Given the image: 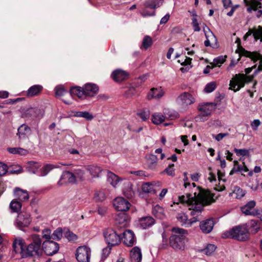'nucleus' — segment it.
Segmentation results:
<instances>
[{
	"instance_id": "obj_1",
	"label": "nucleus",
	"mask_w": 262,
	"mask_h": 262,
	"mask_svg": "<svg viewBox=\"0 0 262 262\" xmlns=\"http://www.w3.org/2000/svg\"><path fill=\"white\" fill-rule=\"evenodd\" d=\"M197 189L198 192H194L193 196L190 193H187L186 195L179 196L178 200L173 203V204L181 203L186 205L190 211V214L193 216L190 219H188L187 215L183 212L178 213L177 215L178 221L186 227H190L193 223L199 221L204 207L214 202L210 191L199 187Z\"/></svg>"
},
{
	"instance_id": "obj_2",
	"label": "nucleus",
	"mask_w": 262,
	"mask_h": 262,
	"mask_svg": "<svg viewBox=\"0 0 262 262\" xmlns=\"http://www.w3.org/2000/svg\"><path fill=\"white\" fill-rule=\"evenodd\" d=\"M171 231L172 234L169 238L170 246L176 250H184L187 242V231L179 227H173L172 228Z\"/></svg>"
},
{
	"instance_id": "obj_3",
	"label": "nucleus",
	"mask_w": 262,
	"mask_h": 262,
	"mask_svg": "<svg viewBox=\"0 0 262 262\" xmlns=\"http://www.w3.org/2000/svg\"><path fill=\"white\" fill-rule=\"evenodd\" d=\"M99 91L98 86L93 83H86L83 88L80 86L73 87L70 90L72 95H76L80 99H84L86 97H94Z\"/></svg>"
},
{
	"instance_id": "obj_4",
	"label": "nucleus",
	"mask_w": 262,
	"mask_h": 262,
	"mask_svg": "<svg viewBox=\"0 0 262 262\" xmlns=\"http://www.w3.org/2000/svg\"><path fill=\"white\" fill-rule=\"evenodd\" d=\"M31 242L26 247V251L24 252V256H38L39 257L42 253V249L41 248L42 241L39 235L33 234L31 236Z\"/></svg>"
},
{
	"instance_id": "obj_5",
	"label": "nucleus",
	"mask_w": 262,
	"mask_h": 262,
	"mask_svg": "<svg viewBox=\"0 0 262 262\" xmlns=\"http://www.w3.org/2000/svg\"><path fill=\"white\" fill-rule=\"evenodd\" d=\"M223 238H231L237 241H245L248 239L249 233L244 226H237L222 234Z\"/></svg>"
},
{
	"instance_id": "obj_6",
	"label": "nucleus",
	"mask_w": 262,
	"mask_h": 262,
	"mask_svg": "<svg viewBox=\"0 0 262 262\" xmlns=\"http://www.w3.org/2000/svg\"><path fill=\"white\" fill-rule=\"evenodd\" d=\"M249 81V77L246 75L244 74H236L230 80L229 90L236 92L243 88L245 83Z\"/></svg>"
},
{
	"instance_id": "obj_7",
	"label": "nucleus",
	"mask_w": 262,
	"mask_h": 262,
	"mask_svg": "<svg viewBox=\"0 0 262 262\" xmlns=\"http://www.w3.org/2000/svg\"><path fill=\"white\" fill-rule=\"evenodd\" d=\"M103 236L105 242L108 246H115L121 242L120 236L113 228H107L103 231Z\"/></svg>"
},
{
	"instance_id": "obj_8",
	"label": "nucleus",
	"mask_w": 262,
	"mask_h": 262,
	"mask_svg": "<svg viewBox=\"0 0 262 262\" xmlns=\"http://www.w3.org/2000/svg\"><path fill=\"white\" fill-rule=\"evenodd\" d=\"M164 114L165 115L160 113H154L151 116L152 122L155 125H159L163 123L167 117L170 119H173L178 117V113L172 111L165 110Z\"/></svg>"
},
{
	"instance_id": "obj_9",
	"label": "nucleus",
	"mask_w": 262,
	"mask_h": 262,
	"mask_svg": "<svg viewBox=\"0 0 262 262\" xmlns=\"http://www.w3.org/2000/svg\"><path fill=\"white\" fill-rule=\"evenodd\" d=\"M255 205L256 202L254 201H251L241 207V211L246 215L256 216L262 221V210L261 209H255Z\"/></svg>"
},
{
	"instance_id": "obj_10",
	"label": "nucleus",
	"mask_w": 262,
	"mask_h": 262,
	"mask_svg": "<svg viewBox=\"0 0 262 262\" xmlns=\"http://www.w3.org/2000/svg\"><path fill=\"white\" fill-rule=\"evenodd\" d=\"M213 105L212 103L200 104L198 106L200 114L195 117L197 121L204 122L207 120L212 111Z\"/></svg>"
},
{
	"instance_id": "obj_11",
	"label": "nucleus",
	"mask_w": 262,
	"mask_h": 262,
	"mask_svg": "<svg viewBox=\"0 0 262 262\" xmlns=\"http://www.w3.org/2000/svg\"><path fill=\"white\" fill-rule=\"evenodd\" d=\"M195 101L194 96L189 93L183 92L180 94L176 99L177 103L183 108H187L190 105Z\"/></svg>"
},
{
	"instance_id": "obj_12",
	"label": "nucleus",
	"mask_w": 262,
	"mask_h": 262,
	"mask_svg": "<svg viewBox=\"0 0 262 262\" xmlns=\"http://www.w3.org/2000/svg\"><path fill=\"white\" fill-rule=\"evenodd\" d=\"M31 221L30 213L23 211L18 213L14 224L18 228L22 229L24 227H28Z\"/></svg>"
},
{
	"instance_id": "obj_13",
	"label": "nucleus",
	"mask_w": 262,
	"mask_h": 262,
	"mask_svg": "<svg viewBox=\"0 0 262 262\" xmlns=\"http://www.w3.org/2000/svg\"><path fill=\"white\" fill-rule=\"evenodd\" d=\"M91 249L86 246H80L76 250V257L79 262H90Z\"/></svg>"
},
{
	"instance_id": "obj_14",
	"label": "nucleus",
	"mask_w": 262,
	"mask_h": 262,
	"mask_svg": "<svg viewBox=\"0 0 262 262\" xmlns=\"http://www.w3.org/2000/svg\"><path fill=\"white\" fill-rule=\"evenodd\" d=\"M43 250L48 256H52L57 253L59 249V244L53 241H45L42 243Z\"/></svg>"
},
{
	"instance_id": "obj_15",
	"label": "nucleus",
	"mask_w": 262,
	"mask_h": 262,
	"mask_svg": "<svg viewBox=\"0 0 262 262\" xmlns=\"http://www.w3.org/2000/svg\"><path fill=\"white\" fill-rule=\"evenodd\" d=\"M113 205L117 211L124 212L129 209L130 204L124 198L118 197L114 200Z\"/></svg>"
},
{
	"instance_id": "obj_16",
	"label": "nucleus",
	"mask_w": 262,
	"mask_h": 262,
	"mask_svg": "<svg viewBox=\"0 0 262 262\" xmlns=\"http://www.w3.org/2000/svg\"><path fill=\"white\" fill-rule=\"evenodd\" d=\"M161 186V183L159 181H152L143 183L141 188L145 193H155L157 188Z\"/></svg>"
},
{
	"instance_id": "obj_17",
	"label": "nucleus",
	"mask_w": 262,
	"mask_h": 262,
	"mask_svg": "<svg viewBox=\"0 0 262 262\" xmlns=\"http://www.w3.org/2000/svg\"><path fill=\"white\" fill-rule=\"evenodd\" d=\"M13 247L15 253H19L23 257L24 252L26 251V246L25 241L21 237H17L13 243Z\"/></svg>"
},
{
	"instance_id": "obj_18",
	"label": "nucleus",
	"mask_w": 262,
	"mask_h": 262,
	"mask_svg": "<svg viewBox=\"0 0 262 262\" xmlns=\"http://www.w3.org/2000/svg\"><path fill=\"white\" fill-rule=\"evenodd\" d=\"M115 220L116 225L119 228L127 227L129 223L128 215L123 212L118 213L116 215Z\"/></svg>"
},
{
	"instance_id": "obj_19",
	"label": "nucleus",
	"mask_w": 262,
	"mask_h": 262,
	"mask_svg": "<svg viewBox=\"0 0 262 262\" xmlns=\"http://www.w3.org/2000/svg\"><path fill=\"white\" fill-rule=\"evenodd\" d=\"M124 244L128 247L133 246L136 242L135 235L133 231L125 230L123 233Z\"/></svg>"
},
{
	"instance_id": "obj_20",
	"label": "nucleus",
	"mask_w": 262,
	"mask_h": 262,
	"mask_svg": "<svg viewBox=\"0 0 262 262\" xmlns=\"http://www.w3.org/2000/svg\"><path fill=\"white\" fill-rule=\"evenodd\" d=\"M214 225V222L212 219H209L200 222V228L204 233H209L211 232Z\"/></svg>"
},
{
	"instance_id": "obj_21",
	"label": "nucleus",
	"mask_w": 262,
	"mask_h": 262,
	"mask_svg": "<svg viewBox=\"0 0 262 262\" xmlns=\"http://www.w3.org/2000/svg\"><path fill=\"white\" fill-rule=\"evenodd\" d=\"M252 34H253L255 40L259 39L260 42H262V26H258L256 29H249L244 35V39L246 40Z\"/></svg>"
},
{
	"instance_id": "obj_22",
	"label": "nucleus",
	"mask_w": 262,
	"mask_h": 262,
	"mask_svg": "<svg viewBox=\"0 0 262 262\" xmlns=\"http://www.w3.org/2000/svg\"><path fill=\"white\" fill-rule=\"evenodd\" d=\"M165 94L164 91L161 87L152 88L147 95V98L149 100L151 99H160Z\"/></svg>"
},
{
	"instance_id": "obj_23",
	"label": "nucleus",
	"mask_w": 262,
	"mask_h": 262,
	"mask_svg": "<svg viewBox=\"0 0 262 262\" xmlns=\"http://www.w3.org/2000/svg\"><path fill=\"white\" fill-rule=\"evenodd\" d=\"M15 199L19 200V202H25L28 200L29 196L26 190L21 189L19 188H16L14 190Z\"/></svg>"
},
{
	"instance_id": "obj_24",
	"label": "nucleus",
	"mask_w": 262,
	"mask_h": 262,
	"mask_svg": "<svg viewBox=\"0 0 262 262\" xmlns=\"http://www.w3.org/2000/svg\"><path fill=\"white\" fill-rule=\"evenodd\" d=\"M142 253L138 247H134L130 252V260L131 262H141L142 260Z\"/></svg>"
},
{
	"instance_id": "obj_25",
	"label": "nucleus",
	"mask_w": 262,
	"mask_h": 262,
	"mask_svg": "<svg viewBox=\"0 0 262 262\" xmlns=\"http://www.w3.org/2000/svg\"><path fill=\"white\" fill-rule=\"evenodd\" d=\"M30 132V127L25 124H23L18 128L16 135L19 140H23L26 139Z\"/></svg>"
},
{
	"instance_id": "obj_26",
	"label": "nucleus",
	"mask_w": 262,
	"mask_h": 262,
	"mask_svg": "<svg viewBox=\"0 0 262 262\" xmlns=\"http://www.w3.org/2000/svg\"><path fill=\"white\" fill-rule=\"evenodd\" d=\"M248 171L249 169L244 162L243 163V164H239L237 161L234 160L233 161V167L230 171L229 174L232 175L237 172H247Z\"/></svg>"
},
{
	"instance_id": "obj_27",
	"label": "nucleus",
	"mask_w": 262,
	"mask_h": 262,
	"mask_svg": "<svg viewBox=\"0 0 262 262\" xmlns=\"http://www.w3.org/2000/svg\"><path fill=\"white\" fill-rule=\"evenodd\" d=\"M43 90V86L39 84H35L31 86L27 91V97H31L39 95Z\"/></svg>"
},
{
	"instance_id": "obj_28",
	"label": "nucleus",
	"mask_w": 262,
	"mask_h": 262,
	"mask_svg": "<svg viewBox=\"0 0 262 262\" xmlns=\"http://www.w3.org/2000/svg\"><path fill=\"white\" fill-rule=\"evenodd\" d=\"M85 169L90 172L93 178L99 177L102 170L100 167L95 165H88L85 167Z\"/></svg>"
},
{
	"instance_id": "obj_29",
	"label": "nucleus",
	"mask_w": 262,
	"mask_h": 262,
	"mask_svg": "<svg viewBox=\"0 0 262 262\" xmlns=\"http://www.w3.org/2000/svg\"><path fill=\"white\" fill-rule=\"evenodd\" d=\"M127 74L125 71L121 70H116L112 74V78L116 81H121L127 77Z\"/></svg>"
},
{
	"instance_id": "obj_30",
	"label": "nucleus",
	"mask_w": 262,
	"mask_h": 262,
	"mask_svg": "<svg viewBox=\"0 0 262 262\" xmlns=\"http://www.w3.org/2000/svg\"><path fill=\"white\" fill-rule=\"evenodd\" d=\"M154 224V219L150 216L143 217L139 220V225L143 229H146Z\"/></svg>"
},
{
	"instance_id": "obj_31",
	"label": "nucleus",
	"mask_w": 262,
	"mask_h": 262,
	"mask_svg": "<svg viewBox=\"0 0 262 262\" xmlns=\"http://www.w3.org/2000/svg\"><path fill=\"white\" fill-rule=\"evenodd\" d=\"M107 180L113 187H116L123 180L114 173L108 171L107 173Z\"/></svg>"
},
{
	"instance_id": "obj_32",
	"label": "nucleus",
	"mask_w": 262,
	"mask_h": 262,
	"mask_svg": "<svg viewBox=\"0 0 262 262\" xmlns=\"http://www.w3.org/2000/svg\"><path fill=\"white\" fill-rule=\"evenodd\" d=\"M152 213L156 217L160 219H163L165 216L164 209L159 205H156L153 207Z\"/></svg>"
},
{
	"instance_id": "obj_33",
	"label": "nucleus",
	"mask_w": 262,
	"mask_h": 262,
	"mask_svg": "<svg viewBox=\"0 0 262 262\" xmlns=\"http://www.w3.org/2000/svg\"><path fill=\"white\" fill-rule=\"evenodd\" d=\"M203 31L205 33L206 39L211 40L212 43L216 42L217 39L215 36L206 25H205L203 27Z\"/></svg>"
},
{
	"instance_id": "obj_34",
	"label": "nucleus",
	"mask_w": 262,
	"mask_h": 262,
	"mask_svg": "<svg viewBox=\"0 0 262 262\" xmlns=\"http://www.w3.org/2000/svg\"><path fill=\"white\" fill-rule=\"evenodd\" d=\"M7 150L10 154L20 156H26L29 153L28 150L20 147H10Z\"/></svg>"
},
{
	"instance_id": "obj_35",
	"label": "nucleus",
	"mask_w": 262,
	"mask_h": 262,
	"mask_svg": "<svg viewBox=\"0 0 262 262\" xmlns=\"http://www.w3.org/2000/svg\"><path fill=\"white\" fill-rule=\"evenodd\" d=\"M74 116L84 118L89 121H91L94 118V116H93V115L87 111L75 112L74 113Z\"/></svg>"
},
{
	"instance_id": "obj_36",
	"label": "nucleus",
	"mask_w": 262,
	"mask_h": 262,
	"mask_svg": "<svg viewBox=\"0 0 262 262\" xmlns=\"http://www.w3.org/2000/svg\"><path fill=\"white\" fill-rule=\"evenodd\" d=\"M158 162V158L154 155H149L147 158V163L149 168L154 169L156 167Z\"/></svg>"
},
{
	"instance_id": "obj_37",
	"label": "nucleus",
	"mask_w": 262,
	"mask_h": 262,
	"mask_svg": "<svg viewBox=\"0 0 262 262\" xmlns=\"http://www.w3.org/2000/svg\"><path fill=\"white\" fill-rule=\"evenodd\" d=\"M74 171L76 176L77 180H78L80 181H83L89 179V178L86 176L84 170L78 169L75 170Z\"/></svg>"
},
{
	"instance_id": "obj_38",
	"label": "nucleus",
	"mask_w": 262,
	"mask_h": 262,
	"mask_svg": "<svg viewBox=\"0 0 262 262\" xmlns=\"http://www.w3.org/2000/svg\"><path fill=\"white\" fill-rule=\"evenodd\" d=\"M157 3H156V1L151 0V1H147L145 2L144 5L146 7L151 9H155L159 7L163 4V0H156Z\"/></svg>"
},
{
	"instance_id": "obj_39",
	"label": "nucleus",
	"mask_w": 262,
	"mask_h": 262,
	"mask_svg": "<svg viewBox=\"0 0 262 262\" xmlns=\"http://www.w3.org/2000/svg\"><path fill=\"white\" fill-rule=\"evenodd\" d=\"M124 184L127 185L128 188L123 190L124 195L128 199L133 198L134 195V192L131 188V183L126 181Z\"/></svg>"
},
{
	"instance_id": "obj_40",
	"label": "nucleus",
	"mask_w": 262,
	"mask_h": 262,
	"mask_svg": "<svg viewBox=\"0 0 262 262\" xmlns=\"http://www.w3.org/2000/svg\"><path fill=\"white\" fill-rule=\"evenodd\" d=\"M21 207V203L15 199L12 200L10 204V208L13 212H18Z\"/></svg>"
},
{
	"instance_id": "obj_41",
	"label": "nucleus",
	"mask_w": 262,
	"mask_h": 262,
	"mask_svg": "<svg viewBox=\"0 0 262 262\" xmlns=\"http://www.w3.org/2000/svg\"><path fill=\"white\" fill-rule=\"evenodd\" d=\"M58 167L52 164H47L40 169V176H46L52 169Z\"/></svg>"
},
{
	"instance_id": "obj_42",
	"label": "nucleus",
	"mask_w": 262,
	"mask_h": 262,
	"mask_svg": "<svg viewBox=\"0 0 262 262\" xmlns=\"http://www.w3.org/2000/svg\"><path fill=\"white\" fill-rule=\"evenodd\" d=\"M245 194V191L242 188L237 186L234 187L233 195L235 198L240 199L243 198Z\"/></svg>"
},
{
	"instance_id": "obj_43",
	"label": "nucleus",
	"mask_w": 262,
	"mask_h": 262,
	"mask_svg": "<svg viewBox=\"0 0 262 262\" xmlns=\"http://www.w3.org/2000/svg\"><path fill=\"white\" fill-rule=\"evenodd\" d=\"M216 249V247L213 244H208L202 250V252L206 255L210 256L213 254Z\"/></svg>"
},
{
	"instance_id": "obj_44",
	"label": "nucleus",
	"mask_w": 262,
	"mask_h": 262,
	"mask_svg": "<svg viewBox=\"0 0 262 262\" xmlns=\"http://www.w3.org/2000/svg\"><path fill=\"white\" fill-rule=\"evenodd\" d=\"M62 236V230L61 228H58L52 234V238L54 240L59 241Z\"/></svg>"
},
{
	"instance_id": "obj_45",
	"label": "nucleus",
	"mask_w": 262,
	"mask_h": 262,
	"mask_svg": "<svg viewBox=\"0 0 262 262\" xmlns=\"http://www.w3.org/2000/svg\"><path fill=\"white\" fill-rule=\"evenodd\" d=\"M236 42H238V50L239 52V55H243L247 57H250L251 55V53L250 52H248L246 50H245L243 48H242L240 45V39L239 38H237L236 41Z\"/></svg>"
},
{
	"instance_id": "obj_46",
	"label": "nucleus",
	"mask_w": 262,
	"mask_h": 262,
	"mask_svg": "<svg viewBox=\"0 0 262 262\" xmlns=\"http://www.w3.org/2000/svg\"><path fill=\"white\" fill-rule=\"evenodd\" d=\"M137 115L143 121H145L149 118L150 112L148 110H144L141 112L138 113Z\"/></svg>"
},
{
	"instance_id": "obj_47",
	"label": "nucleus",
	"mask_w": 262,
	"mask_h": 262,
	"mask_svg": "<svg viewBox=\"0 0 262 262\" xmlns=\"http://www.w3.org/2000/svg\"><path fill=\"white\" fill-rule=\"evenodd\" d=\"M152 42L151 38L149 36H146L143 39L142 47L146 50L152 45Z\"/></svg>"
},
{
	"instance_id": "obj_48",
	"label": "nucleus",
	"mask_w": 262,
	"mask_h": 262,
	"mask_svg": "<svg viewBox=\"0 0 262 262\" xmlns=\"http://www.w3.org/2000/svg\"><path fill=\"white\" fill-rule=\"evenodd\" d=\"M69 173V171H66L62 173V175L61 176L60 180L57 183V184L59 186H61L63 184L68 182V181L69 179V174H68Z\"/></svg>"
},
{
	"instance_id": "obj_49",
	"label": "nucleus",
	"mask_w": 262,
	"mask_h": 262,
	"mask_svg": "<svg viewBox=\"0 0 262 262\" xmlns=\"http://www.w3.org/2000/svg\"><path fill=\"white\" fill-rule=\"evenodd\" d=\"M225 56H221L214 58L212 62L213 67H220L225 62Z\"/></svg>"
},
{
	"instance_id": "obj_50",
	"label": "nucleus",
	"mask_w": 262,
	"mask_h": 262,
	"mask_svg": "<svg viewBox=\"0 0 262 262\" xmlns=\"http://www.w3.org/2000/svg\"><path fill=\"white\" fill-rule=\"evenodd\" d=\"M65 237L70 241H76L77 236L76 234L68 230L64 233Z\"/></svg>"
},
{
	"instance_id": "obj_51",
	"label": "nucleus",
	"mask_w": 262,
	"mask_h": 262,
	"mask_svg": "<svg viewBox=\"0 0 262 262\" xmlns=\"http://www.w3.org/2000/svg\"><path fill=\"white\" fill-rule=\"evenodd\" d=\"M215 83L214 82H211L206 85L204 91L206 93H211L215 90Z\"/></svg>"
},
{
	"instance_id": "obj_52",
	"label": "nucleus",
	"mask_w": 262,
	"mask_h": 262,
	"mask_svg": "<svg viewBox=\"0 0 262 262\" xmlns=\"http://www.w3.org/2000/svg\"><path fill=\"white\" fill-rule=\"evenodd\" d=\"M42 237L46 241L50 240L52 238L51 231L49 229H45L42 231Z\"/></svg>"
},
{
	"instance_id": "obj_53",
	"label": "nucleus",
	"mask_w": 262,
	"mask_h": 262,
	"mask_svg": "<svg viewBox=\"0 0 262 262\" xmlns=\"http://www.w3.org/2000/svg\"><path fill=\"white\" fill-rule=\"evenodd\" d=\"M136 93V89L133 87H129L125 92V96L126 98H130Z\"/></svg>"
},
{
	"instance_id": "obj_54",
	"label": "nucleus",
	"mask_w": 262,
	"mask_h": 262,
	"mask_svg": "<svg viewBox=\"0 0 262 262\" xmlns=\"http://www.w3.org/2000/svg\"><path fill=\"white\" fill-rule=\"evenodd\" d=\"M55 95L57 96H63L66 92L64 88L61 85L57 86L55 88Z\"/></svg>"
},
{
	"instance_id": "obj_55",
	"label": "nucleus",
	"mask_w": 262,
	"mask_h": 262,
	"mask_svg": "<svg viewBox=\"0 0 262 262\" xmlns=\"http://www.w3.org/2000/svg\"><path fill=\"white\" fill-rule=\"evenodd\" d=\"M234 151L237 156H245L249 155V150L246 149L234 148Z\"/></svg>"
},
{
	"instance_id": "obj_56",
	"label": "nucleus",
	"mask_w": 262,
	"mask_h": 262,
	"mask_svg": "<svg viewBox=\"0 0 262 262\" xmlns=\"http://www.w3.org/2000/svg\"><path fill=\"white\" fill-rule=\"evenodd\" d=\"M95 198L98 201H102L105 199V194L103 191H98L95 193Z\"/></svg>"
},
{
	"instance_id": "obj_57",
	"label": "nucleus",
	"mask_w": 262,
	"mask_h": 262,
	"mask_svg": "<svg viewBox=\"0 0 262 262\" xmlns=\"http://www.w3.org/2000/svg\"><path fill=\"white\" fill-rule=\"evenodd\" d=\"M165 171L166 173L170 176H173L174 175V164H171L165 169Z\"/></svg>"
},
{
	"instance_id": "obj_58",
	"label": "nucleus",
	"mask_w": 262,
	"mask_h": 262,
	"mask_svg": "<svg viewBox=\"0 0 262 262\" xmlns=\"http://www.w3.org/2000/svg\"><path fill=\"white\" fill-rule=\"evenodd\" d=\"M69 179H68V183H75L77 181V178L76 176L75 173V171L74 172H71L69 171Z\"/></svg>"
},
{
	"instance_id": "obj_59",
	"label": "nucleus",
	"mask_w": 262,
	"mask_h": 262,
	"mask_svg": "<svg viewBox=\"0 0 262 262\" xmlns=\"http://www.w3.org/2000/svg\"><path fill=\"white\" fill-rule=\"evenodd\" d=\"M229 135L228 133H220L216 135H212V137L217 141H221L224 137Z\"/></svg>"
},
{
	"instance_id": "obj_60",
	"label": "nucleus",
	"mask_w": 262,
	"mask_h": 262,
	"mask_svg": "<svg viewBox=\"0 0 262 262\" xmlns=\"http://www.w3.org/2000/svg\"><path fill=\"white\" fill-rule=\"evenodd\" d=\"M188 181V178L187 177H185L184 179V186L185 188H188L190 189L191 188V186H192L193 188L196 186V185L194 183H192L191 184L187 182Z\"/></svg>"
},
{
	"instance_id": "obj_61",
	"label": "nucleus",
	"mask_w": 262,
	"mask_h": 262,
	"mask_svg": "<svg viewBox=\"0 0 262 262\" xmlns=\"http://www.w3.org/2000/svg\"><path fill=\"white\" fill-rule=\"evenodd\" d=\"M7 172V165L2 162H0V176L4 175Z\"/></svg>"
},
{
	"instance_id": "obj_62",
	"label": "nucleus",
	"mask_w": 262,
	"mask_h": 262,
	"mask_svg": "<svg viewBox=\"0 0 262 262\" xmlns=\"http://www.w3.org/2000/svg\"><path fill=\"white\" fill-rule=\"evenodd\" d=\"M260 121L258 119H255L251 123V125L253 130H257L258 127L260 125Z\"/></svg>"
},
{
	"instance_id": "obj_63",
	"label": "nucleus",
	"mask_w": 262,
	"mask_h": 262,
	"mask_svg": "<svg viewBox=\"0 0 262 262\" xmlns=\"http://www.w3.org/2000/svg\"><path fill=\"white\" fill-rule=\"evenodd\" d=\"M141 15L143 17L154 16L155 15V12L153 11L151 13H148L146 9H144L141 12Z\"/></svg>"
},
{
	"instance_id": "obj_64",
	"label": "nucleus",
	"mask_w": 262,
	"mask_h": 262,
	"mask_svg": "<svg viewBox=\"0 0 262 262\" xmlns=\"http://www.w3.org/2000/svg\"><path fill=\"white\" fill-rule=\"evenodd\" d=\"M107 211V208L105 207H99L98 208V213L100 215H104Z\"/></svg>"
}]
</instances>
